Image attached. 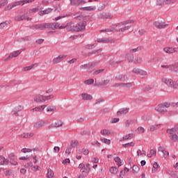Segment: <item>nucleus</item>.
<instances>
[{"label": "nucleus", "mask_w": 178, "mask_h": 178, "mask_svg": "<svg viewBox=\"0 0 178 178\" xmlns=\"http://www.w3.org/2000/svg\"><path fill=\"white\" fill-rule=\"evenodd\" d=\"M61 27H65V29H67V31H74V22H71L68 24H67L65 26H61Z\"/></svg>", "instance_id": "6ab92c4d"}, {"label": "nucleus", "mask_w": 178, "mask_h": 178, "mask_svg": "<svg viewBox=\"0 0 178 178\" xmlns=\"http://www.w3.org/2000/svg\"><path fill=\"white\" fill-rule=\"evenodd\" d=\"M138 51H141V47H136L135 49H131L129 50L130 54H134V52H138Z\"/></svg>", "instance_id": "4d7b16f0"}, {"label": "nucleus", "mask_w": 178, "mask_h": 178, "mask_svg": "<svg viewBox=\"0 0 178 178\" xmlns=\"http://www.w3.org/2000/svg\"><path fill=\"white\" fill-rule=\"evenodd\" d=\"M97 9L95 6H90L86 7H82L80 8L81 10H86L88 12H92Z\"/></svg>", "instance_id": "a878e982"}, {"label": "nucleus", "mask_w": 178, "mask_h": 178, "mask_svg": "<svg viewBox=\"0 0 178 178\" xmlns=\"http://www.w3.org/2000/svg\"><path fill=\"white\" fill-rule=\"evenodd\" d=\"M72 147V148H76L77 147H79V141L77 140H72L71 142V147Z\"/></svg>", "instance_id": "09e8293b"}, {"label": "nucleus", "mask_w": 178, "mask_h": 178, "mask_svg": "<svg viewBox=\"0 0 178 178\" xmlns=\"http://www.w3.org/2000/svg\"><path fill=\"white\" fill-rule=\"evenodd\" d=\"M113 87H115V88H118L119 87H121L122 88H126L127 90H130L133 87V83L128 82V83H115Z\"/></svg>", "instance_id": "423d86ee"}, {"label": "nucleus", "mask_w": 178, "mask_h": 178, "mask_svg": "<svg viewBox=\"0 0 178 178\" xmlns=\"http://www.w3.org/2000/svg\"><path fill=\"white\" fill-rule=\"evenodd\" d=\"M21 138H31L34 137V134L31 132L23 133L20 136Z\"/></svg>", "instance_id": "cd10ccee"}, {"label": "nucleus", "mask_w": 178, "mask_h": 178, "mask_svg": "<svg viewBox=\"0 0 178 178\" xmlns=\"http://www.w3.org/2000/svg\"><path fill=\"white\" fill-rule=\"evenodd\" d=\"M132 73H134V74H139L140 76H147L148 74V72H147V71L138 67L133 68Z\"/></svg>", "instance_id": "f8f14e48"}, {"label": "nucleus", "mask_w": 178, "mask_h": 178, "mask_svg": "<svg viewBox=\"0 0 178 178\" xmlns=\"http://www.w3.org/2000/svg\"><path fill=\"white\" fill-rule=\"evenodd\" d=\"M118 169L116 167H111L110 168V173H112L113 175H116L118 172Z\"/></svg>", "instance_id": "37998d69"}, {"label": "nucleus", "mask_w": 178, "mask_h": 178, "mask_svg": "<svg viewBox=\"0 0 178 178\" xmlns=\"http://www.w3.org/2000/svg\"><path fill=\"white\" fill-rule=\"evenodd\" d=\"M56 107L55 106H49L47 108V112H55Z\"/></svg>", "instance_id": "79ce46f5"}, {"label": "nucleus", "mask_w": 178, "mask_h": 178, "mask_svg": "<svg viewBox=\"0 0 178 178\" xmlns=\"http://www.w3.org/2000/svg\"><path fill=\"white\" fill-rule=\"evenodd\" d=\"M134 137V134H129L127 135H125L122 137L120 141H127V140H129V138H133Z\"/></svg>", "instance_id": "72a5a7b5"}, {"label": "nucleus", "mask_w": 178, "mask_h": 178, "mask_svg": "<svg viewBox=\"0 0 178 178\" xmlns=\"http://www.w3.org/2000/svg\"><path fill=\"white\" fill-rule=\"evenodd\" d=\"M81 97L83 101H91L92 99V96L88 93H82Z\"/></svg>", "instance_id": "393cba45"}, {"label": "nucleus", "mask_w": 178, "mask_h": 178, "mask_svg": "<svg viewBox=\"0 0 178 178\" xmlns=\"http://www.w3.org/2000/svg\"><path fill=\"white\" fill-rule=\"evenodd\" d=\"M100 134H102V136H111V134H112V132L109 129H102L100 131Z\"/></svg>", "instance_id": "473e14b6"}, {"label": "nucleus", "mask_w": 178, "mask_h": 178, "mask_svg": "<svg viewBox=\"0 0 178 178\" xmlns=\"http://www.w3.org/2000/svg\"><path fill=\"white\" fill-rule=\"evenodd\" d=\"M114 161L115 162H117V163H118L119 167L122 166V161H120V159L119 158V156L115 157Z\"/></svg>", "instance_id": "13d9d810"}, {"label": "nucleus", "mask_w": 178, "mask_h": 178, "mask_svg": "<svg viewBox=\"0 0 178 178\" xmlns=\"http://www.w3.org/2000/svg\"><path fill=\"white\" fill-rule=\"evenodd\" d=\"M47 178H55V174L54 173V171L51 169L47 170Z\"/></svg>", "instance_id": "e433bc0d"}, {"label": "nucleus", "mask_w": 178, "mask_h": 178, "mask_svg": "<svg viewBox=\"0 0 178 178\" xmlns=\"http://www.w3.org/2000/svg\"><path fill=\"white\" fill-rule=\"evenodd\" d=\"M54 9L51 8H46L44 10H40L38 12L39 16H44V15H49V13H51Z\"/></svg>", "instance_id": "5701e85b"}, {"label": "nucleus", "mask_w": 178, "mask_h": 178, "mask_svg": "<svg viewBox=\"0 0 178 178\" xmlns=\"http://www.w3.org/2000/svg\"><path fill=\"white\" fill-rule=\"evenodd\" d=\"M22 54V50H17L9 54V58H17Z\"/></svg>", "instance_id": "7c9ffc66"}, {"label": "nucleus", "mask_w": 178, "mask_h": 178, "mask_svg": "<svg viewBox=\"0 0 178 178\" xmlns=\"http://www.w3.org/2000/svg\"><path fill=\"white\" fill-rule=\"evenodd\" d=\"M143 62V58L141 57H136L135 58L134 63H141Z\"/></svg>", "instance_id": "e2e57ef3"}, {"label": "nucleus", "mask_w": 178, "mask_h": 178, "mask_svg": "<svg viewBox=\"0 0 178 178\" xmlns=\"http://www.w3.org/2000/svg\"><path fill=\"white\" fill-rule=\"evenodd\" d=\"M62 126H63V122H62V121L58 120V121H56L54 124L49 125L48 127L49 129H54V127H62Z\"/></svg>", "instance_id": "412c9836"}, {"label": "nucleus", "mask_w": 178, "mask_h": 178, "mask_svg": "<svg viewBox=\"0 0 178 178\" xmlns=\"http://www.w3.org/2000/svg\"><path fill=\"white\" fill-rule=\"evenodd\" d=\"M8 5V0H3L1 3H0V8H3V6H6Z\"/></svg>", "instance_id": "338daca9"}, {"label": "nucleus", "mask_w": 178, "mask_h": 178, "mask_svg": "<svg viewBox=\"0 0 178 178\" xmlns=\"http://www.w3.org/2000/svg\"><path fill=\"white\" fill-rule=\"evenodd\" d=\"M101 141H103V143H104V144H107L108 145H109V144H111V140L106 139L105 138H101Z\"/></svg>", "instance_id": "052dcab7"}, {"label": "nucleus", "mask_w": 178, "mask_h": 178, "mask_svg": "<svg viewBox=\"0 0 178 178\" xmlns=\"http://www.w3.org/2000/svg\"><path fill=\"white\" fill-rule=\"evenodd\" d=\"M31 30H45L44 24H33L29 26Z\"/></svg>", "instance_id": "ddd939ff"}, {"label": "nucleus", "mask_w": 178, "mask_h": 178, "mask_svg": "<svg viewBox=\"0 0 178 178\" xmlns=\"http://www.w3.org/2000/svg\"><path fill=\"white\" fill-rule=\"evenodd\" d=\"M126 55L127 56L128 61L131 63H133V60H134V56L130 54H127Z\"/></svg>", "instance_id": "a19ab883"}, {"label": "nucleus", "mask_w": 178, "mask_h": 178, "mask_svg": "<svg viewBox=\"0 0 178 178\" xmlns=\"http://www.w3.org/2000/svg\"><path fill=\"white\" fill-rule=\"evenodd\" d=\"M6 26H8V23L6 22H1L0 24V30L5 29V27H6Z\"/></svg>", "instance_id": "680f3d73"}, {"label": "nucleus", "mask_w": 178, "mask_h": 178, "mask_svg": "<svg viewBox=\"0 0 178 178\" xmlns=\"http://www.w3.org/2000/svg\"><path fill=\"white\" fill-rule=\"evenodd\" d=\"M47 106V105H42L40 106H38V107H35L33 108H32L31 111V112H42L44 111V109H45V107Z\"/></svg>", "instance_id": "c85d7f7f"}, {"label": "nucleus", "mask_w": 178, "mask_h": 178, "mask_svg": "<svg viewBox=\"0 0 178 178\" xmlns=\"http://www.w3.org/2000/svg\"><path fill=\"white\" fill-rule=\"evenodd\" d=\"M38 63H34V64H32L27 67H24L22 69V71L23 72H30V70H31L32 69H34L35 67H38Z\"/></svg>", "instance_id": "b1692460"}, {"label": "nucleus", "mask_w": 178, "mask_h": 178, "mask_svg": "<svg viewBox=\"0 0 178 178\" xmlns=\"http://www.w3.org/2000/svg\"><path fill=\"white\" fill-rule=\"evenodd\" d=\"M177 47H164L163 51L165 54H168L170 55L171 54H175V52H177Z\"/></svg>", "instance_id": "dca6fc26"}, {"label": "nucleus", "mask_w": 178, "mask_h": 178, "mask_svg": "<svg viewBox=\"0 0 178 178\" xmlns=\"http://www.w3.org/2000/svg\"><path fill=\"white\" fill-rule=\"evenodd\" d=\"M122 25V26H118L120 29H118V32L120 33V32H123V31H126L127 30H129V29L131 28V25Z\"/></svg>", "instance_id": "bb28decb"}, {"label": "nucleus", "mask_w": 178, "mask_h": 178, "mask_svg": "<svg viewBox=\"0 0 178 178\" xmlns=\"http://www.w3.org/2000/svg\"><path fill=\"white\" fill-rule=\"evenodd\" d=\"M134 145H136V144L134 142H131L123 144L122 147H124V148H130V147H134Z\"/></svg>", "instance_id": "58836bf2"}, {"label": "nucleus", "mask_w": 178, "mask_h": 178, "mask_svg": "<svg viewBox=\"0 0 178 178\" xmlns=\"http://www.w3.org/2000/svg\"><path fill=\"white\" fill-rule=\"evenodd\" d=\"M95 47H97V44H86L85 46V48H86V49H94V48H95Z\"/></svg>", "instance_id": "864d4df0"}, {"label": "nucleus", "mask_w": 178, "mask_h": 178, "mask_svg": "<svg viewBox=\"0 0 178 178\" xmlns=\"http://www.w3.org/2000/svg\"><path fill=\"white\" fill-rule=\"evenodd\" d=\"M79 168L81 169V173H88L91 171L90 163H88L86 165L83 163H80L79 165Z\"/></svg>", "instance_id": "9d476101"}, {"label": "nucleus", "mask_w": 178, "mask_h": 178, "mask_svg": "<svg viewBox=\"0 0 178 178\" xmlns=\"http://www.w3.org/2000/svg\"><path fill=\"white\" fill-rule=\"evenodd\" d=\"M163 156L164 158V159H166L168 158H169V152L168 151H165L163 153Z\"/></svg>", "instance_id": "69168bd1"}, {"label": "nucleus", "mask_w": 178, "mask_h": 178, "mask_svg": "<svg viewBox=\"0 0 178 178\" xmlns=\"http://www.w3.org/2000/svg\"><path fill=\"white\" fill-rule=\"evenodd\" d=\"M44 29H48L49 30H57L58 29L59 30L62 29H65V26H61L59 25L58 23L54 22V23H44Z\"/></svg>", "instance_id": "39448f33"}, {"label": "nucleus", "mask_w": 178, "mask_h": 178, "mask_svg": "<svg viewBox=\"0 0 178 178\" xmlns=\"http://www.w3.org/2000/svg\"><path fill=\"white\" fill-rule=\"evenodd\" d=\"M148 158H152V156H156V151L154 149H150L149 153L147 154Z\"/></svg>", "instance_id": "c9c22d12"}, {"label": "nucleus", "mask_w": 178, "mask_h": 178, "mask_svg": "<svg viewBox=\"0 0 178 178\" xmlns=\"http://www.w3.org/2000/svg\"><path fill=\"white\" fill-rule=\"evenodd\" d=\"M84 84H87L88 86H91V84H94V79H89L84 81Z\"/></svg>", "instance_id": "49530a36"}, {"label": "nucleus", "mask_w": 178, "mask_h": 178, "mask_svg": "<svg viewBox=\"0 0 178 178\" xmlns=\"http://www.w3.org/2000/svg\"><path fill=\"white\" fill-rule=\"evenodd\" d=\"M72 6H79V0H70Z\"/></svg>", "instance_id": "de8ad7c7"}, {"label": "nucleus", "mask_w": 178, "mask_h": 178, "mask_svg": "<svg viewBox=\"0 0 178 178\" xmlns=\"http://www.w3.org/2000/svg\"><path fill=\"white\" fill-rule=\"evenodd\" d=\"M22 20H26V10H19L17 11V15L15 17V21L22 22Z\"/></svg>", "instance_id": "6e6552de"}, {"label": "nucleus", "mask_w": 178, "mask_h": 178, "mask_svg": "<svg viewBox=\"0 0 178 178\" xmlns=\"http://www.w3.org/2000/svg\"><path fill=\"white\" fill-rule=\"evenodd\" d=\"M54 97L55 96L54 95H49L48 96H44V102L47 101H49V99H54Z\"/></svg>", "instance_id": "5fc2aeb1"}, {"label": "nucleus", "mask_w": 178, "mask_h": 178, "mask_svg": "<svg viewBox=\"0 0 178 178\" xmlns=\"http://www.w3.org/2000/svg\"><path fill=\"white\" fill-rule=\"evenodd\" d=\"M170 72H175V73H177L178 72V69H177V66L173 65V64H171L170 65Z\"/></svg>", "instance_id": "ea45409f"}, {"label": "nucleus", "mask_w": 178, "mask_h": 178, "mask_svg": "<svg viewBox=\"0 0 178 178\" xmlns=\"http://www.w3.org/2000/svg\"><path fill=\"white\" fill-rule=\"evenodd\" d=\"M33 101L37 104H44L45 102V98L42 95H38L33 97Z\"/></svg>", "instance_id": "2eb2a0df"}, {"label": "nucleus", "mask_w": 178, "mask_h": 178, "mask_svg": "<svg viewBox=\"0 0 178 178\" xmlns=\"http://www.w3.org/2000/svg\"><path fill=\"white\" fill-rule=\"evenodd\" d=\"M90 66H92V64H84L80 66V69H90Z\"/></svg>", "instance_id": "3c124183"}, {"label": "nucleus", "mask_w": 178, "mask_h": 178, "mask_svg": "<svg viewBox=\"0 0 178 178\" xmlns=\"http://www.w3.org/2000/svg\"><path fill=\"white\" fill-rule=\"evenodd\" d=\"M44 126H45V121L40 120L35 122L33 127H35V129H41V127H44Z\"/></svg>", "instance_id": "4be33fe9"}, {"label": "nucleus", "mask_w": 178, "mask_h": 178, "mask_svg": "<svg viewBox=\"0 0 178 178\" xmlns=\"http://www.w3.org/2000/svg\"><path fill=\"white\" fill-rule=\"evenodd\" d=\"M86 26H87L86 22H81L75 25L74 32L79 33L80 31H83V30L86 29Z\"/></svg>", "instance_id": "1a4fd4ad"}, {"label": "nucleus", "mask_w": 178, "mask_h": 178, "mask_svg": "<svg viewBox=\"0 0 178 178\" xmlns=\"http://www.w3.org/2000/svg\"><path fill=\"white\" fill-rule=\"evenodd\" d=\"M161 81L172 90H177L178 88L177 82L174 81L172 79L162 78Z\"/></svg>", "instance_id": "7ed1b4c3"}, {"label": "nucleus", "mask_w": 178, "mask_h": 178, "mask_svg": "<svg viewBox=\"0 0 178 178\" xmlns=\"http://www.w3.org/2000/svg\"><path fill=\"white\" fill-rule=\"evenodd\" d=\"M134 20L129 19L127 21H124L118 24H113L110 26L109 29H106L105 30H102L101 31H106V32H113L118 31V27H122V26H124L125 24H130V23H133Z\"/></svg>", "instance_id": "f257e3e1"}, {"label": "nucleus", "mask_w": 178, "mask_h": 178, "mask_svg": "<svg viewBox=\"0 0 178 178\" xmlns=\"http://www.w3.org/2000/svg\"><path fill=\"white\" fill-rule=\"evenodd\" d=\"M65 59H66V55L61 54L57 57H55L53 59L52 62H53L54 65H58V63H60V62H62V60H65Z\"/></svg>", "instance_id": "4468645a"}, {"label": "nucleus", "mask_w": 178, "mask_h": 178, "mask_svg": "<svg viewBox=\"0 0 178 178\" xmlns=\"http://www.w3.org/2000/svg\"><path fill=\"white\" fill-rule=\"evenodd\" d=\"M129 112V108H124L120 109L118 112L117 114L118 116H122V115H126Z\"/></svg>", "instance_id": "2f4dec72"}, {"label": "nucleus", "mask_w": 178, "mask_h": 178, "mask_svg": "<svg viewBox=\"0 0 178 178\" xmlns=\"http://www.w3.org/2000/svg\"><path fill=\"white\" fill-rule=\"evenodd\" d=\"M22 3L23 4V0L19 1H15L11 6H13V8H16V6H19V5H22Z\"/></svg>", "instance_id": "603ef678"}, {"label": "nucleus", "mask_w": 178, "mask_h": 178, "mask_svg": "<svg viewBox=\"0 0 178 178\" xmlns=\"http://www.w3.org/2000/svg\"><path fill=\"white\" fill-rule=\"evenodd\" d=\"M156 6H163L165 5V0H156Z\"/></svg>", "instance_id": "c03bdc74"}, {"label": "nucleus", "mask_w": 178, "mask_h": 178, "mask_svg": "<svg viewBox=\"0 0 178 178\" xmlns=\"http://www.w3.org/2000/svg\"><path fill=\"white\" fill-rule=\"evenodd\" d=\"M138 134H143L145 133V129L143 127H139L137 129Z\"/></svg>", "instance_id": "8fccbe9b"}, {"label": "nucleus", "mask_w": 178, "mask_h": 178, "mask_svg": "<svg viewBox=\"0 0 178 178\" xmlns=\"http://www.w3.org/2000/svg\"><path fill=\"white\" fill-rule=\"evenodd\" d=\"M168 108H170V103L164 102L156 106L155 111H156V112H158L161 115H165V113H168Z\"/></svg>", "instance_id": "f03ea898"}, {"label": "nucleus", "mask_w": 178, "mask_h": 178, "mask_svg": "<svg viewBox=\"0 0 178 178\" xmlns=\"http://www.w3.org/2000/svg\"><path fill=\"white\" fill-rule=\"evenodd\" d=\"M97 19H100L102 20H106L108 19H112L113 15L108 12H102L97 14Z\"/></svg>", "instance_id": "0eeeda50"}, {"label": "nucleus", "mask_w": 178, "mask_h": 178, "mask_svg": "<svg viewBox=\"0 0 178 178\" xmlns=\"http://www.w3.org/2000/svg\"><path fill=\"white\" fill-rule=\"evenodd\" d=\"M10 163L11 165H13V166H16L17 165V161H16V158L11 159V160H10Z\"/></svg>", "instance_id": "bf43d9fd"}, {"label": "nucleus", "mask_w": 178, "mask_h": 178, "mask_svg": "<svg viewBox=\"0 0 178 178\" xmlns=\"http://www.w3.org/2000/svg\"><path fill=\"white\" fill-rule=\"evenodd\" d=\"M159 126H161V124L152 125L148 128V130L149 131H155V130H158V129H159Z\"/></svg>", "instance_id": "f704fd0d"}, {"label": "nucleus", "mask_w": 178, "mask_h": 178, "mask_svg": "<svg viewBox=\"0 0 178 178\" xmlns=\"http://www.w3.org/2000/svg\"><path fill=\"white\" fill-rule=\"evenodd\" d=\"M116 80L118 81H127L129 76L126 74H121L116 76Z\"/></svg>", "instance_id": "aec40b11"}, {"label": "nucleus", "mask_w": 178, "mask_h": 178, "mask_svg": "<svg viewBox=\"0 0 178 178\" xmlns=\"http://www.w3.org/2000/svg\"><path fill=\"white\" fill-rule=\"evenodd\" d=\"M159 168V165H158V163L154 162L153 164V169L152 170V172L155 173L158 170Z\"/></svg>", "instance_id": "4c0bfd02"}, {"label": "nucleus", "mask_w": 178, "mask_h": 178, "mask_svg": "<svg viewBox=\"0 0 178 178\" xmlns=\"http://www.w3.org/2000/svg\"><path fill=\"white\" fill-rule=\"evenodd\" d=\"M96 42H103L104 44H112V42H115V40L108 38H102L97 39Z\"/></svg>", "instance_id": "f3484780"}, {"label": "nucleus", "mask_w": 178, "mask_h": 178, "mask_svg": "<svg viewBox=\"0 0 178 178\" xmlns=\"http://www.w3.org/2000/svg\"><path fill=\"white\" fill-rule=\"evenodd\" d=\"M12 173H13V170H8L6 171V176H12Z\"/></svg>", "instance_id": "774afa93"}, {"label": "nucleus", "mask_w": 178, "mask_h": 178, "mask_svg": "<svg viewBox=\"0 0 178 178\" xmlns=\"http://www.w3.org/2000/svg\"><path fill=\"white\" fill-rule=\"evenodd\" d=\"M21 151L24 154H26V152H31V151H35V149H31L29 148H23Z\"/></svg>", "instance_id": "6e6d98bb"}, {"label": "nucleus", "mask_w": 178, "mask_h": 178, "mask_svg": "<svg viewBox=\"0 0 178 178\" xmlns=\"http://www.w3.org/2000/svg\"><path fill=\"white\" fill-rule=\"evenodd\" d=\"M176 0H165V5H170V3H175Z\"/></svg>", "instance_id": "0e129e2a"}, {"label": "nucleus", "mask_w": 178, "mask_h": 178, "mask_svg": "<svg viewBox=\"0 0 178 178\" xmlns=\"http://www.w3.org/2000/svg\"><path fill=\"white\" fill-rule=\"evenodd\" d=\"M9 160L3 157V156L0 155V165L3 166V165H8Z\"/></svg>", "instance_id": "c756f323"}, {"label": "nucleus", "mask_w": 178, "mask_h": 178, "mask_svg": "<svg viewBox=\"0 0 178 178\" xmlns=\"http://www.w3.org/2000/svg\"><path fill=\"white\" fill-rule=\"evenodd\" d=\"M24 107L22 105H18L17 106H15L13 111H12V113L14 116H19V112H20V111H23Z\"/></svg>", "instance_id": "a211bd4d"}, {"label": "nucleus", "mask_w": 178, "mask_h": 178, "mask_svg": "<svg viewBox=\"0 0 178 178\" xmlns=\"http://www.w3.org/2000/svg\"><path fill=\"white\" fill-rule=\"evenodd\" d=\"M154 26L156 27V29L162 30L163 29H166L169 24H166L165 22L155 21L154 22Z\"/></svg>", "instance_id": "9b49d317"}, {"label": "nucleus", "mask_w": 178, "mask_h": 178, "mask_svg": "<svg viewBox=\"0 0 178 178\" xmlns=\"http://www.w3.org/2000/svg\"><path fill=\"white\" fill-rule=\"evenodd\" d=\"M140 172V167L138 165H134L132 168V173H138Z\"/></svg>", "instance_id": "a18cd8bd"}, {"label": "nucleus", "mask_w": 178, "mask_h": 178, "mask_svg": "<svg viewBox=\"0 0 178 178\" xmlns=\"http://www.w3.org/2000/svg\"><path fill=\"white\" fill-rule=\"evenodd\" d=\"M176 131H178L177 127L167 129V133L169 134V137L173 143L178 142V136L176 134Z\"/></svg>", "instance_id": "20e7f679"}]
</instances>
